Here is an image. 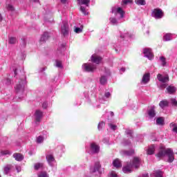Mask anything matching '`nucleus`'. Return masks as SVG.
<instances>
[{
    "mask_svg": "<svg viewBox=\"0 0 177 177\" xmlns=\"http://www.w3.org/2000/svg\"><path fill=\"white\" fill-rule=\"evenodd\" d=\"M156 157H158V158H164V157H167V162H174V160H175L174 151L171 148L165 149L162 146L160 147V150L156 154Z\"/></svg>",
    "mask_w": 177,
    "mask_h": 177,
    "instance_id": "f257e3e1",
    "label": "nucleus"
},
{
    "mask_svg": "<svg viewBox=\"0 0 177 177\" xmlns=\"http://www.w3.org/2000/svg\"><path fill=\"white\" fill-rule=\"evenodd\" d=\"M139 167H140V158L134 157L131 162L123 167L122 171L124 174H131L132 172V168H139Z\"/></svg>",
    "mask_w": 177,
    "mask_h": 177,
    "instance_id": "f03ea898",
    "label": "nucleus"
},
{
    "mask_svg": "<svg viewBox=\"0 0 177 177\" xmlns=\"http://www.w3.org/2000/svg\"><path fill=\"white\" fill-rule=\"evenodd\" d=\"M157 79L160 82L159 85L160 89H165L168 86V84L167 83L169 81V76L168 75H161L159 73L157 75Z\"/></svg>",
    "mask_w": 177,
    "mask_h": 177,
    "instance_id": "7ed1b4c3",
    "label": "nucleus"
},
{
    "mask_svg": "<svg viewBox=\"0 0 177 177\" xmlns=\"http://www.w3.org/2000/svg\"><path fill=\"white\" fill-rule=\"evenodd\" d=\"M91 0H77L78 5L80 6V12L86 16L88 15V8L89 6V3Z\"/></svg>",
    "mask_w": 177,
    "mask_h": 177,
    "instance_id": "20e7f679",
    "label": "nucleus"
},
{
    "mask_svg": "<svg viewBox=\"0 0 177 177\" xmlns=\"http://www.w3.org/2000/svg\"><path fill=\"white\" fill-rule=\"evenodd\" d=\"M104 73L101 75V77L100 78V82L101 85H106L107 84V78L111 75V72L110 71V69L107 68H104Z\"/></svg>",
    "mask_w": 177,
    "mask_h": 177,
    "instance_id": "39448f33",
    "label": "nucleus"
},
{
    "mask_svg": "<svg viewBox=\"0 0 177 177\" xmlns=\"http://www.w3.org/2000/svg\"><path fill=\"white\" fill-rule=\"evenodd\" d=\"M111 12L115 16H118L119 15V19H124L125 17V11H124L122 8L121 7H118V6L113 7L111 9Z\"/></svg>",
    "mask_w": 177,
    "mask_h": 177,
    "instance_id": "423d86ee",
    "label": "nucleus"
},
{
    "mask_svg": "<svg viewBox=\"0 0 177 177\" xmlns=\"http://www.w3.org/2000/svg\"><path fill=\"white\" fill-rule=\"evenodd\" d=\"M82 68L86 73H93L96 70V65L93 63H85L82 65Z\"/></svg>",
    "mask_w": 177,
    "mask_h": 177,
    "instance_id": "0eeeda50",
    "label": "nucleus"
},
{
    "mask_svg": "<svg viewBox=\"0 0 177 177\" xmlns=\"http://www.w3.org/2000/svg\"><path fill=\"white\" fill-rule=\"evenodd\" d=\"M152 17H154L156 20H158L160 19H162L164 17V12H162V10L160 8H155L151 13Z\"/></svg>",
    "mask_w": 177,
    "mask_h": 177,
    "instance_id": "6e6552de",
    "label": "nucleus"
},
{
    "mask_svg": "<svg viewBox=\"0 0 177 177\" xmlns=\"http://www.w3.org/2000/svg\"><path fill=\"white\" fill-rule=\"evenodd\" d=\"M68 32H70V28L68 27V22L64 21L61 26V34L64 35V37H67L68 35Z\"/></svg>",
    "mask_w": 177,
    "mask_h": 177,
    "instance_id": "1a4fd4ad",
    "label": "nucleus"
},
{
    "mask_svg": "<svg viewBox=\"0 0 177 177\" xmlns=\"http://www.w3.org/2000/svg\"><path fill=\"white\" fill-rule=\"evenodd\" d=\"M100 168H102L100 162H96L94 165L90 168V172H91V174H100Z\"/></svg>",
    "mask_w": 177,
    "mask_h": 177,
    "instance_id": "9d476101",
    "label": "nucleus"
},
{
    "mask_svg": "<svg viewBox=\"0 0 177 177\" xmlns=\"http://www.w3.org/2000/svg\"><path fill=\"white\" fill-rule=\"evenodd\" d=\"M143 54L145 57H147L149 60H153L154 59V55H153L151 48H145L143 50Z\"/></svg>",
    "mask_w": 177,
    "mask_h": 177,
    "instance_id": "9b49d317",
    "label": "nucleus"
},
{
    "mask_svg": "<svg viewBox=\"0 0 177 177\" xmlns=\"http://www.w3.org/2000/svg\"><path fill=\"white\" fill-rule=\"evenodd\" d=\"M26 85V80L24 79L19 82V84H17L15 86V90L17 91V93L19 92H23L24 91V86Z\"/></svg>",
    "mask_w": 177,
    "mask_h": 177,
    "instance_id": "f8f14e48",
    "label": "nucleus"
},
{
    "mask_svg": "<svg viewBox=\"0 0 177 177\" xmlns=\"http://www.w3.org/2000/svg\"><path fill=\"white\" fill-rule=\"evenodd\" d=\"M46 158L47 160V162L50 167H53V164L55 162V156H53V153H48L46 154Z\"/></svg>",
    "mask_w": 177,
    "mask_h": 177,
    "instance_id": "ddd939ff",
    "label": "nucleus"
},
{
    "mask_svg": "<svg viewBox=\"0 0 177 177\" xmlns=\"http://www.w3.org/2000/svg\"><path fill=\"white\" fill-rule=\"evenodd\" d=\"M44 115V113L40 110H36L34 114L35 120L36 122H39L41 120H42V117Z\"/></svg>",
    "mask_w": 177,
    "mask_h": 177,
    "instance_id": "4468645a",
    "label": "nucleus"
},
{
    "mask_svg": "<svg viewBox=\"0 0 177 177\" xmlns=\"http://www.w3.org/2000/svg\"><path fill=\"white\" fill-rule=\"evenodd\" d=\"M91 151H92L94 154H97L99 151H100V147L95 142H92L91 144Z\"/></svg>",
    "mask_w": 177,
    "mask_h": 177,
    "instance_id": "2eb2a0df",
    "label": "nucleus"
},
{
    "mask_svg": "<svg viewBox=\"0 0 177 177\" xmlns=\"http://www.w3.org/2000/svg\"><path fill=\"white\" fill-rule=\"evenodd\" d=\"M150 82V73H145L141 80V84L142 85H146Z\"/></svg>",
    "mask_w": 177,
    "mask_h": 177,
    "instance_id": "dca6fc26",
    "label": "nucleus"
},
{
    "mask_svg": "<svg viewBox=\"0 0 177 177\" xmlns=\"http://www.w3.org/2000/svg\"><path fill=\"white\" fill-rule=\"evenodd\" d=\"M12 171H15V166L13 165H7L3 167V174L8 175Z\"/></svg>",
    "mask_w": 177,
    "mask_h": 177,
    "instance_id": "f3484780",
    "label": "nucleus"
},
{
    "mask_svg": "<svg viewBox=\"0 0 177 177\" xmlns=\"http://www.w3.org/2000/svg\"><path fill=\"white\" fill-rule=\"evenodd\" d=\"M156 107L155 106H152L149 109H148L147 115H148V118H149V120L154 118V117H156Z\"/></svg>",
    "mask_w": 177,
    "mask_h": 177,
    "instance_id": "a211bd4d",
    "label": "nucleus"
},
{
    "mask_svg": "<svg viewBox=\"0 0 177 177\" xmlns=\"http://www.w3.org/2000/svg\"><path fill=\"white\" fill-rule=\"evenodd\" d=\"M102 57L97 54H93L91 57V62L95 63V64H99L102 62Z\"/></svg>",
    "mask_w": 177,
    "mask_h": 177,
    "instance_id": "6ab92c4d",
    "label": "nucleus"
},
{
    "mask_svg": "<svg viewBox=\"0 0 177 177\" xmlns=\"http://www.w3.org/2000/svg\"><path fill=\"white\" fill-rule=\"evenodd\" d=\"M49 37H50V34L48 32H44L40 38V42H46L49 39Z\"/></svg>",
    "mask_w": 177,
    "mask_h": 177,
    "instance_id": "aec40b11",
    "label": "nucleus"
},
{
    "mask_svg": "<svg viewBox=\"0 0 177 177\" xmlns=\"http://www.w3.org/2000/svg\"><path fill=\"white\" fill-rule=\"evenodd\" d=\"M13 157L16 161H23L24 159V156L21 153H14Z\"/></svg>",
    "mask_w": 177,
    "mask_h": 177,
    "instance_id": "412c9836",
    "label": "nucleus"
},
{
    "mask_svg": "<svg viewBox=\"0 0 177 177\" xmlns=\"http://www.w3.org/2000/svg\"><path fill=\"white\" fill-rule=\"evenodd\" d=\"M5 8L8 11V12H13L15 11V7H13L12 5L10 4L9 2L6 3V6Z\"/></svg>",
    "mask_w": 177,
    "mask_h": 177,
    "instance_id": "4be33fe9",
    "label": "nucleus"
},
{
    "mask_svg": "<svg viewBox=\"0 0 177 177\" xmlns=\"http://www.w3.org/2000/svg\"><path fill=\"white\" fill-rule=\"evenodd\" d=\"M113 165L115 167V168H121L122 167V165H121V161L120 159H115L113 162Z\"/></svg>",
    "mask_w": 177,
    "mask_h": 177,
    "instance_id": "5701e85b",
    "label": "nucleus"
},
{
    "mask_svg": "<svg viewBox=\"0 0 177 177\" xmlns=\"http://www.w3.org/2000/svg\"><path fill=\"white\" fill-rule=\"evenodd\" d=\"M156 150V147H154V145H151L150 146L148 149H147V153L149 155V156H151V154H154V151Z\"/></svg>",
    "mask_w": 177,
    "mask_h": 177,
    "instance_id": "b1692460",
    "label": "nucleus"
},
{
    "mask_svg": "<svg viewBox=\"0 0 177 177\" xmlns=\"http://www.w3.org/2000/svg\"><path fill=\"white\" fill-rule=\"evenodd\" d=\"M167 91L168 93H170V94L175 93V92H176V88H175V86H169L167 88Z\"/></svg>",
    "mask_w": 177,
    "mask_h": 177,
    "instance_id": "393cba45",
    "label": "nucleus"
},
{
    "mask_svg": "<svg viewBox=\"0 0 177 177\" xmlns=\"http://www.w3.org/2000/svg\"><path fill=\"white\" fill-rule=\"evenodd\" d=\"M135 153V150L131 149L130 151H121V154L123 156H132Z\"/></svg>",
    "mask_w": 177,
    "mask_h": 177,
    "instance_id": "a878e982",
    "label": "nucleus"
},
{
    "mask_svg": "<svg viewBox=\"0 0 177 177\" xmlns=\"http://www.w3.org/2000/svg\"><path fill=\"white\" fill-rule=\"evenodd\" d=\"M82 30H84V26H80V27L74 26V31L76 34H81Z\"/></svg>",
    "mask_w": 177,
    "mask_h": 177,
    "instance_id": "bb28decb",
    "label": "nucleus"
},
{
    "mask_svg": "<svg viewBox=\"0 0 177 177\" xmlns=\"http://www.w3.org/2000/svg\"><path fill=\"white\" fill-rule=\"evenodd\" d=\"M172 39V34L170 33H166L164 36H163V41H171Z\"/></svg>",
    "mask_w": 177,
    "mask_h": 177,
    "instance_id": "cd10ccee",
    "label": "nucleus"
},
{
    "mask_svg": "<svg viewBox=\"0 0 177 177\" xmlns=\"http://www.w3.org/2000/svg\"><path fill=\"white\" fill-rule=\"evenodd\" d=\"M110 98H111V93L110 91H106L104 97H102L103 100L107 101V100Z\"/></svg>",
    "mask_w": 177,
    "mask_h": 177,
    "instance_id": "c85d7f7f",
    "label": "nucleus"
},
{
    "mask_svg": "<svg viewBox=\"0 0 177 177\" xmlns=\"http://www.w3.org/2000/svg\"><path fill=\"white\" fill-rule=\"evenodd\" d=\"M109 21H110V24H112V26H117L118 24V21L114 17H111L109 19Z\"/></svg>",
    "mask_w": 177,
    "mask_h": 177,
    "instance_id": "c756f323",
    "label": "nucleus"
},
{
    "mask_svg": "<svg viewBox=\"0 0 177 177\" xmlns=\"http://www.w3.org/2000/svg\"><path fill=\"white\" fill-rule=\"evenodd\" d=\"M159 106L160 107H161V109H164V107H167V106H168V101L167 100L160 101L159 103Z\"/></svg>",
    "mask_w": 177,
    "mask_h": 177,
    "instance_id": "7c9ffc66",
    "label": "nucleus"
},
{
    "mask_svg": "<svg viewBox=\"0 0 177 177\" xmlns=\"http://www.w3.org/2000/svg\"><path fill=\"white\" fill-rule=\"evenodd\" d=\"M66 50V44H62L60 46V48L57 49V53H63Z\"/></svg>",
    "mask_w": 177,
    "mask_h": 177,
    "instance_id": "2f4dec72",
    "label": "nucleus"
},
{
    "mask_svg": "<svg viewBox=\"0 0 177 177\" xmlns=\"http://www.w3.org/2000/svg\"><path fill=\"white\" fill-rule=\"evenodd\" d=\"M136 5L145 6L146 5V0H135Z\"/></svg>",
    "mask_w": 177,
    "mask_h": 177,
    "instance_id": "473e14b6",
    "label": "nucleus"
},
{
    "mask_svg": "<svg viewBox=\"0 0 177 177\" xmlns=\"http://www.w3.org/2000/svg\"><path fill=\"white\" fill-rule=\"evenodd\" d=\"M159 59L160 60V63L163 67H165L167 66V59L165 57H160Z\"/></svg>",
    "mask_w": 177,
    "mask_h": 177,
    "instance_id": "72a5a7b5",
    "label": "nucleus"
},
{
    "mask_svg": "<svg viewBox=\"0 0 177 177\" xmlns=\"http://www.w3.org/2000/svg\"><path fill=\"white\" fill-rule=\"evenodd\" d=\"M44 167V163H35L34 165V169H36V171H38V169H41V168Z\"/></svg>",
    "mask_w": 177,
    "mask_h": 177,
    "instance_id": "f704fd0d",
    "label": "nucleus"
},
{
    "mask_svg": "<svg viewBox=\"0 0 177 177\" xmlns=\"http://www.w3.org/2000/svg\"><path fill=\"white\" fill-rule=\"evenodd\" d=\"M157 125H164V118H158L156 119Z\"/></svg>",
    "mask_w": 177,
    "mask_h": 177,
    "instance_id": "c9c22d12",
    "label": "nucleus"
},
{
    "mask_svg": "<svg viewBox=\"0 0 177 177\" xmlns=\"http://www.w3.org/2000/svg\"><path fill=\"white\" fill-rule=\"evenodd\" d=\"M170 128H171V131H173V132H175L176 133H177V125L175 123H171L170 124Z\"/></svg>",
    "mask_w": 177,
    "mask_h": 177,
    "instance_id": "e433bc0d",
    "label": "nucleus"
},
{
    "mask_svg": "<svg viewBox=\"0 0 177 177\" xmlns=\"http://www.w3.org/2000/svg\"><path fill=\"white\" fill-rule=\"evenodd\" d=\"M153 177H162V171L158 170L153 173Z\"/></svg>",
    "mask_w": 177,
    "mask_h": 177,
    "instance_id": "4c0bfd02",
    "label": "nucleus"
},
{
    "mask_svg": "<svg viewBox=\"0 0 177 177\" xmlns=\"http://www.w3.org/2000/svg\"><path fill=\"white\" fill-rule=\"evenodd\" d=\"M38 177H49V174L46 171H41L38 174Z\"/></svg>",
    "mask_w": 177,
    "mask_h": 177,
    "instance_id": "58836bf2",
    "label": "nucleus"
},
{
    "mask_svg": "<svg viewBox=\"0 0 177 177\" xmlns=\"http://www.w3.org/2000/svg\"><path fill=\"white\" fill-rule=\"evenodd\" d=\"M44 140V136H38L36 139L37 143H43Z\"/></svg>",
    "mask_w": 177,
    "mask_h": 177,
    "instance_id": "ea45409f",
    "label": "nucleus"
},
{
    "mask_svg": "<svg viewBox=\"0 0 177 177\" xmlns=\"http://www.w3.org/2000/svg\"><path fill=\"white\" fill-rule=\"evenodd\" d=\"M109 127L110 129H111L112 131H116V129H117V125H115L113 123H109Z\"/></svg>",
    "mask_w": 177,
    "mask_h": 177,
    "instance_id": "a19ab883",
    "label": "nucleus"
},
{
    "mask_svg": "<svg viewBox=\"0 0 177 177\" xmlns=\"http://www.w3.org/2000/svg\"><path fill=\"white\" fill-rule=\"evenodd\" d=\"M17 39L16 37H11L9 38V44H16Z\"/></svg>",
    "mask_w": 177,
    "mask_h": 177,
    "instance_id": "79ce46f5",
    "label": "nucleus"
},
{
    "mask_svg": "<svg viewBox=\"0 0 177 177\" xmlns=\"http://www.w3.org/2000/svg\"><path fill=\"white\" fill-rule=\"evenodd\" d=\"M104 125H106V124L104 123V122H100L99 124H98V126H97V129L99 131L102 130L103 129V127H104Z\"/></svg>",
    "mask_w": 177,
    "mask_h": 177,
    "instance_id": "37998d69",
    "label": "nucleus"
},
{
    "mask_svg": "<svg viewBox=\"0 0 177 177\" xmlns=\"http://www.w3.org/2000/svg\"><path fill=\"white\" fill-rule=\"evenodd\" d=\"M109 177H119V176L115 171H111L109 174Z\"/></svg>",
    "mask_w": 177,
    "mask_h": 177,
    "instance_id": "c03bdc74",
    "label": "nucleus"
},
{
    "mask_svg": "<svg viewBox=\"0 0 177 177\" xmlns=\"http://www.w3.org/2000/svg\"><path fill=\"white\" fill-rule=\"evenodd\" d=\"M127 37H129L128 31H127V30H124V32L123 33L120 34V37L121 38H125Z\"/></svg>",
    "mask_w": 177,
    "mask_h": 177,
    "instance_id": "a18cd8bd",
    "label": "nucleus"
},
{
    "mask_svg": "<svg viewBox=\"0 0 177 177\" xmlns=\"http://www.w3.org/2000/svg\"><path fill=\"white\" fill-rule=\"evenodd\" d=\"M122 3H123V5H128L129 3H133V0H123Z\"/></svg>",
    "mask_w": 177,
    "mask_h": 177,
    "instance_id": "49530a36",
    "label": "nucleus"
},
{
    "mask_svg": "<svg viewBox=\"0 0 177 177\" xmlns=\"http://www.w3.org/2000/svg\"><path fill=\"white\" fill-rule=\"evenodd\" d=\"M55 66L58 68H62L63 67V65L62 64V62H60V61H56Z\"/></svg>",
    "mask_w": 177,
    "mask_h": 177,
    "instance_id": "de8ad7c7",
    "label": "nucleus"
},
{
    "mask_svg": "<svg viewBox=\"0 0 177 177\" xmlns=\"http://www.w3.org/2000/svg\"><path fill=\"white\" fill-rule=\"evenodd\" d=\"M14 166V169L17 170V172H20L21 171V167L20 165H12Z\"/></svg>",
    "mask_w": 177,
    "mask_h": 177,
    "instance_id": "09e8293b",
    "label": "nucleus"
},
{
    "mask_svg": "<svg viewBox=\"0 0 177 177\" xmlns=\"http://www.w3.org/2000/svg\"><path fill=\"white\" fill-rule=\"evenodd\" d=\"M1 156H6L8 154H10V152L8 150L1 151Z\"/></svg>",
    "mask_w": 177,
    "mask_h": 177,
    "instance_id": "8fccbe9b",
    "label": "nucleus"
},
{
    "mask_svg": "<svg viewBox=\"0 0 177 177\" xmlns=\"http://www.w3.org/2000/svg\"><path fill=\"white\" fill-rule=\"evenodd\" d=\"M171 102L172 106H174L175 107H176V106H177V101H176V100L172 98L171 100Z\"/></svg>",
    "mask_w": 177,
    "mask_h": 177,
    "instance_id": "3c124183",
    "label": "nucleus"
},
{
    "mask_svg": "<svg viewBox=\"0 0 177 177\" xmlns=\"http://www.w3.org/2000/svg\"><path fill=\"white\" fill-rule=\"evenodd\" d=\"M126 133H127V135H128V136H129L130 138H132V131L127 130Z\"/></svg>",
    "mask_w": 177,
    "mask_h": 177,
    "instance_id": "603ef678",
    "label": "nucleus"
},
{
    "mask_svg": "<svg viewBox=\"0 0 177 177\" xmlns=\"http://www.w3.org/2000/svg\"><path fill=\"white\" fill-rule=\"evenodd\" d=\"M42 108L43 109H47L48 108V102H44L42 104Z\"/></svg>",
    "mask_w": 177,
    "mask_h": 177,
    "instance_id": "864d4df0",
    "label": "nucleus"
},
{
    "mask_svg": "<svg viewBox=\"0 0 177 177\" xmlns=\"http://www.w3.org/2000/svg\"><path fill=\"white\" fill-rule=\"evenodd\" d=\"M128 145H131V141H124V146H128Z\"/></svg>",
    "mask_w": 177,
    "mask_h": 177,
    "instance_id": "5fc2aeb1",
    "label": "nucleus"
},
{
    "mask_svg": "<svg viewBox=\"0 0 177 177\" xmlns=\"http://www.w3.org/2000/svg\"><path fill=\"white\" fill-rule=\"evenodd\" d=\"M120 74H122V73H125V68H122L120 70Z\"/></svg>",
    "mask_w": 177,
    "mask_h": 177,
    "instance_id": "6e6d98bb",
    "label": "nucleus"
},
{
    "mask_svg": "<svg viewBox=\"0 0 177 177\" xmlns=\"http://www.w3.org/2000/svg\"><path fill=\"white\" fill-rule=\"evenodd\" d=\"M139 177H149V174H142V176H140Z\"/></svg>",
    "mask_w": 177,
    "mask_h": 177,
    "instance_id": "4d7b16f0",
    "label": "nucleus"
},
{
    "mask_svg": "<svg viewBox=\"0 0 177 177\" xmlns=\"http://www.w3.org/2000/svg\"><path fill=\"white\" fill-rule=\"evenodd\" d=\"M109 114H110V116H111V117H113V115H114V112L111 111V112H109Z\"/></svg>",
    "mask_w": 177,
    "mask_h": 177,
    "instance_id": "13d9d810",
    "label": "nucleus"
},
{
    "mask_svg": "<svg viewBox=\"0 0 177 177\" xmlns=\"http://www.w3.org/2000/svg\"><path fill=\"white\" fill-rule=\"evenodd\" d=\"M31 2H36V3H38L39 2V0H30Z\"/></svg>",
    "mask_w": 177,
    "mask_h": 177,
    "instance_id": "bf43d9fd",
    "label": "nucleus"
},
{
    "mask_svg": "<svg viewBox=\"0 0 177 177\" xmlns=\"http://www.w3.org/2000/svg\"><path fill=\"white\" fill-rule=\"evenodd\" d=\"M62 3H66L67 0H61Z\"/></svg>",
    "mask_w": 177,
    "mask_h": 177,
    "instance_id": "052dcab7",
    "label": "nucleus"
},
{
    "mask_svg": "<svg viewBox=\"0 0 177 177\" xmlns=\"http://www.w3.org/2000/svg\"><path fill=\"white\" fill-rule=\"evenodd\" d=\"M21 41H23L24 45L26 44V38L21 39Z\"/></svg>",
    "mask_w": 177,
    "mask_h": 177,
    "instance_id": "680f3d73",
    "label": "nucleus"
},
{
    "mask_svg": "<svg viewBox=\"0 0 177 177\" xmlns=\"http://www.w3.org/2000/svg\"><path fill=\"white\" fill-rule=\"evenodd\" d=\"M3 19V18L2 17V15L0 14V22L2 21Z\"/></svg>",
    "mask_w": 177,
    "mask_h": 177,
    "instance_id": "e2e57ef3",
    "label": "nucleus"
},
{
    "mask_svg": "<svg viewBox=\"0 0 177 177\" xmlns=\"http://www.w3.org/2000/svg\"><path fill=\"white\" fill-rule=\"evenodd\" d=\"M85 97L88 98V93H84Z\"/></svg>",
    "mask_w": 177,
    "mask_h": 177,
    "instance_id": "0e129e2a",
    "label": "nucleus"
},
{
    "mask_svg": "<svg viewBox=\"0 0 177 177\" xmlns=\"http://www.w3.org/2000/svg\"><path fill=\"white\" fill-rule=\"evenodd\" d=\"M15 75H16V70L15 71Z\"/></svg>",
    "mask_w": 177,
    "mask_h": 177,
    "instance_id": "69168bd1",
    "label": "nucleus"
},
{
    "mask_svg": "<svg viewBox=\"0 0 177 177\" xmlns=\"http://www.w3.org/2000/svg\"><path fill=\"white\" fill-rule=\"evenodd\" d=\"M0 177H2V176H1V174H0Z\"/></svg>",
    "mask_w": 177,
    "mask_h": 177,
    "instance_id": "338daca9",
    "label": "nucleus"
},
{
    "mask_svg": "<svg viewBox=\"0 0 177 177\" xmlns=\"http://www.w3.org/2000/svg\"><path fill=\"white\" fill-rule=\"evenodd\" d=\"M176 154H177V152H176Z\"/></svg>",
    "mask_w": 177,
    "mask_h": 177,
    "instance_id": "774afa93",
    "label": "nucleus"
}]
</instances>
